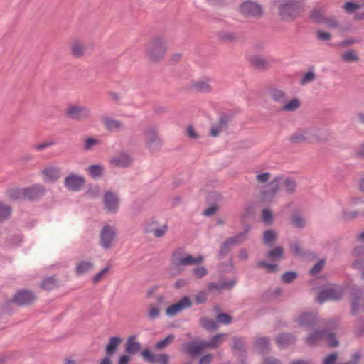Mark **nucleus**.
Here are the masks:
<instances>
[{
	"instance_id": "nucleus-1",
	"label": "nucleus",
	"mask_w": 364,
	"mask_h": 364,
	"mask_svg": "<svg viewBox=\"0 0 364 364\" xmlns=\"http://www.w3.org/2000/svg\"><path fill=\"white\" fill-rule=\"evenodd\" d=\"M280 188L287 193L292 194L296 191V183L291 178H276L270 182L269 188L261 193L260 200L264 203L272 201Z\"/></svg>"
},
{
	"instance_id": "nucleus-2",
	"label": "nucleus",
	"mask_w": 364,
	"mask_h": 364,
	"mask_svg": "<svg viewBox=\"0 0 364 364\" xmlns=\"http://www.w3.org/2000/svg\"><path fill=\"white\" fill-rule=\"evenodd\" d=\"M166 41L161 36L152 38L146 46V55L153 63L161 61L167 52Z\"/></svg>"
},
{
	"instance_id": "nucleus-3",
	"label": "nucleus",
	"mask_w": 364,
	"mask_h": 364,
	"mask_svg": "<svg viewBox=\"0 0 364 364\" xmlns=\"http://www.w3.org/2000/svg\"><path fill=\"white\" fill-rule=\"evenodd\" d=\"M321 130L316 127H309L298 129L289 136V141L292 143H312L320 139Z\"/></svg>"
},
{
	"instance_id": "nucleus-4",
	"label": "nucleus",
	"mask_w": 364,
	"mask_h": 364,
	"mask_svg": "<svg viewBox=\"0 0 364 364\" xmlns=\"http://www.w3.org/2000/svg\"><path fill=\"white\" fill-rule=\"evenodd\" d=\"M281 18L284 21H292L296 18L302 11L299 4L293 2H276Z\"/></svg>"
},
{
	"instance_id": "nucleus-5",
	"label": "nucleus",
	"mask_w": 364,
	"mask_h": 364,
	"mask_svg": "<svg viewBox=\"0 0 364 364\" xmlns=\"http://www.w3.org/2000/svg\"><path fill=\"white\" fill-rule=\"evenodd\" d=\"M67 117L77 120L85 121L91 118L92 112L89 107L77 104H70L65 109Z\"/></svg>"
},
{
	"instance_id": "nucleus-6",
	"label": "nucleus",
	"mask_w": 364,
	"mask_h": 364,
	"mask_svg": "<svg viewBox=\"0 0 364 364\" xmlns=\"http://www.w3.org/2000/svg\"><path fill=\"white\" fill-rule=\"evenodd\" d=\"M168 225L166 224H160L155 218H150L144 224V232L146 234H151L156 238L164 237L168 231Z\"/></svg>"
},
{
	"instance_id": "nucleus-7",
	"label": "nucleus",
	"mask_w": 364,
	"mask_h": 364,
	"mask_svg": "<svg viewBox=\"0 0 364 364\" xmlns=\"http://www.w3.org/2000/svg\"><path fill=\"white\" fill-rule=\"evenodd\" d=\"M117 232L114 228L110 225L104 226L100 233V245L105 249L112 248L115 242Z\"/></svg>"
},
{
	"instance_id": "nucleus-8",
	"label": "nucleus",
	"mask_w": 364,
	"mask_h": 364,
	"mask_svg": "<svg viewBox=\"0 0 364 364\" xmlns=\"http://www.w3.org/2000/svg\"><path fill=\"white\" fill-rule=\"evenodd\" d=\"M343 295V289L339 286L331 285L323 289L318 294L316 300L323 303L329 300H338Z\"/></svg>"
},
{
	"instance_id": "nucleus-9",
	"label": "nucleus",
	"mask_w": 364,
	"mask_h": 364,
	"mask_svg": "<svg viewBox=\"0 0 364 364\" xmlns=\"http://www.w3.org/2000/svg\"><path fill=\"white\" fill-rule=\"evenodd\" d=\"M182 270V249L177 248L172 254L169 267L168 274L174 277L181 274Z\"/></svg>"
},
{
	"instance_id": "nucleus-10",
	"label": "nucleus",
	"mask_w": 364,
	"mask_h": 364,
	"mask_svg": "<svg viewBox=\"0 0 364 364\" xmlns=\"http://www.w3.org/2000/svg\"><path fill=\"white\" fill-rule=\"evenodd\" d=\"M167 302L166 301L165 297L162 295L158 296L156 298V303H151L147 307V317L149 320H155L159 318L161 311Z\"/></svg>"
},
{
	"instance_id": "nucleus-11",
	"label": "nucleus",
	"mask_w": 364,
	"mask_h": 364,
	"mask_svg": "<svg viewBox=\"0 0 364 364\" xmlns=\"http://www.w3.org/2000/svg\"><path fill=\"white\" fill-rule=\"evenodd\" d=\"M146 147L152 152H156L161 148V141L154 129H149L144 132Z\"/></svg>"
},
{
	"instance_id": "nucleus-12",
	"label": "nucleus",
	"mask_w": 364,
	"mask_h": 364,
	"mask_svg": "<svg viewBox=\"0 0 364 364\" xmlns=\"http://www.w3.org/2000/svg\"><path fill=\"white\" fill-rule=\"evenodd\" d=\"M240 12L245 16L259 17L262 16V7L252 1H245L240 6Z\"/></svg>"
},
{
	"instance_id": "nucleus-13",
	"label": "nucleus",
	"mask_w": 364,
	"mask_h": 364,
	"mask_svg": "<svg viewBox=\"0 0 364 364\" xmlns=\"http://www.w3.org/2000/svg\"><path fill=\"white\" fill-rule=\"evenodd\" d=\"M85 183V178L77 174L70 173L65 178V186L70 191H77Z\"/></svg>"
},
{
	"instance_id": "nucleus-14",
	"label": "nucleus",
	"mask_w": 364,
	"mask_h": 364,
	"mask_svg": "<svg viewBox=\"0 0 364 364\" xmlns=\"http://www.w3.org/2000/svg\"><path fill=\"white\" fill-rule=\"evenodd\" d=\"M324 337L326 338L328 345L329 346L335 347L338 346V342L336 341L335 336L328 331H316L308 337L307 341L310 343H314Z\"/></svg>"
},
{
	"instance_id": "nucleus-15",
	"label": "nucleus",
	"mask_w": 364,
	"mask_h": 364,
	"mask_svg": "<svg viewBox=\"0 0 364 364\" xmlns=\"http://www.w3.org/2000/svg\"><path fill=\"white\" fill-rule=\"evenodd\" d=\"M43 179L46 183H54L60 177V170L53 165L46 166L41 171Z\"/></svg>"
},
{
	"instance_id": "nucleus-16",
	"label": "nucleus",
	"mask_w": 364,
	"mask_h": 364,
	"mask_svg": "<svg viewBox=\"0 0 364 364\" xmlns=\"http://www.w3.org/2000/svg\"><path fill=\"white\" fill-rule=\"evenodd\" d=\"M36 299V296L31 292L27 290H21L18 291L13 301L18 305H29L34 302Z\"/></svg>"
},
{
	"instance_id": "nucleus-17",
	"label": "nucleus",
	"mask_w": 364,
	"mask_h": 364,
	"mask_svg": "<svg viewBox=\"0 0 364 364\" xmlns=\"http://www.w3.org/2000/svg\"><path fill=\"white\" fill-rule=\"evenodd\" d=\"M70 53L75 58H81L88 54V50L82 41L75 39L70 43Z\"/></svg>"
},
{
	"instance_id": "nucleus-18",
	"label": "nucleus",
	"mask_w": 364,
	"mask_h": 364,
	"mask_svg": "<svg viewBox=\"0 0 364 364\" xmlns=\"http://www.w3.org/2000/svg\"><path fill=\"white\" fill-rule=\"evenodd\" d=\"M45 193V187L41 184H35L25 188V199L36 200L44 196Z\"/></svg>"
},
{
	"instance_id": "nucleus-19",
	"label": "nucleus",
	"mask_w": 364,
	"mask_h": 364,
	"mask_svg": "<svg viewBox=\"0 0 364 364\" xmlns=\"http://www.w3.org/2000/svg\"><path fill=\"white\" fill-rule=\"evenodd\" d=\"M191 91L208 93L212 90L210 80L209 79L199 80L192 82L188 87Z\"/></svg>"
},
{
	"instance_id": "nucleus-20",
	"label": "nucleus",
	"mask_w": 364,
	"mask_h": 364,
	"mask_svg": "<svg viewBox=\"0 0 364 364\" xmlns=\"http://www.w3.org/2000/svg\"><path fill=\"white\" fill-rule=\"evenodd\" d=\"M104 204L107 211L115 212L119 207V198L115 193L107 191L104 197Z\"/></svg>"
},
{
	"instance_id": "nucleus-21",
	"label": "nucleus",
	"mask_w": 364,
	"mask_h": 364,
	"mask_svg": "<svg viewBox=\"0 0 364 364\" xmlns=\"http://www.w3.org/2000/svg\"><path fill=\"white\" fill-rule=\"evenodd\" d=\"M186 350L191 356H198L206 348L205 341H193L186 345Z\"/></svg>"
},
{
	"instance_id": "nucleus-22",
	"label": "nucleus",
	"mask_w": 364,
	"mask_h": 364,
	"mask_svg": "<svg viewBox=\"0 0 364 364\" xmlns=\"http://www.w3.org/2000/svg\"><path fill=\"white\" fill-rule=\"evenodd\" d=\"M132 163L131 157L125 154H119L110 159L109 164L114 167H127Z\"/></svg>"
},
{
	"instance_id": "nucleus-23",
	"label": "nucleus",
	"mask_w": 364,
	"mask_h": 364,
	"mask_svg": "<svg viewBox=\"0 0 364 364\" xmlns=\"http://www.w3.org/2000/svg\"><path fill=\"white\" fill-rule=\"evenodd\" d=\"M141 349V344L139 341L136 340L135 336H131L128 338L125 350L126 352L129 354H136Z\"/></svg>"
},
{
	"instance_id": "nucleus-24",
	"label": "nucleus",
	"mask_w": 364,
	"mask_h": 364,
	"mask_svg": "<svg viewBox=\"0 0 364 364\" xmlns=\"http://www.w3.org/2000/svg\"><path fill=\"white\" fill-rule=\"evenodd\" d=\"M122 342V339L119 336L111 337L109 340L108 344L105 347V352L107 355H112L117 350V348Z\"/></svg>"
},
{
	"instance_id": "nucleus-25",
	"label": "nucleus",
	"mask_w": 364,
	"mask_h": 364,
	"mask_svg": "<svg viewBox=\"0 0 364 364\" xmlns=\"http://www.w3.org/2000/svg\"><path fill=\"white\" fill-rule=\"evenodd\" d=\"M182 311V299L176 303L168 305L165 310V314L168 317H174Z\"/></svg>"
},
{
	"instance_id": "nucleus-26",
	"label": "nucleus",
	"mask_w": 364,
	"mask_h": 364,
	"mask_svg": "<svg viewBox=\"0 0 364 364\" xmlns=\"http://www.w3.org/2000/svg\"><path fill=\"white\" fill-rule=\"evenodd\" d=\"M315 315L311 313H302L296 321L301 326H310L315 321Z\"/></svg>"
},
{
	"instance_id": "nucleus-27",
	"label": "nucleus",
	"mask_w": 364,
	"mask_h": 364,
	"mask_svg": "<svg viewBox=\"0 0 364 364\" xmlns=\"http://www.w3.org/2000/svg\"><path fill=\"white\" fill-rule=\"evenodd\" d=\"M94 267V263L90 261H81L77 264L75 272L78 275L85 274L91 271Z\"/></svg>"
},
{
	"instance_id": "nucleus-28",
	"label": "nucleus",
	"mask_w": 364,
	"mask_h": 364,
	"mask_svg": "<svg viewBox=\"0 0 364 364\" xmlns=\"http://www.w3.org/2000/svg\"><path fill=\"white\" fill-rule=\"evenodd\" d=\"M326 10L323 7H316L313 9L310 18L316 23H321L323 21Z\"/></svg>"
},
{
	"instance_id": "nucleus-29",
	"label": "nucleus",
	"mask_w": 364,
	"mask_h": 364,
	"mask_svg": "<svg viewBox=\"0 0 364 364\" xmlns=\"http://www.w3.org/2000/svg\"><path fill=\"white\" fill-rule=\"evenodd\" d=\"M301 106L299 100L294 98L290 101L285 102L281 107V109L284 112H294L298 109Z\"/></svg>"
},
{
	"instance_id": "nucleus-30",
	"label": "nucleus",
	"mask_w": 364,
	"mask_h": 364,
	"mask_svg": "<svg viewBox=\"0 0 364 364\" xmlns=\"http://www.w3.org/2000/svg\"><path fill=\"white\" fill-rule=\"evenodd\" d=\"M7 194L13 200L25 199V188H12L7 191Z\"/></svg>"
},
{
	"instance_id": "nucleus-31",
	"label": "nucleus",
	"mask_w": 364,
	"mask_h": 364,
	"mask_svg": "<svg viewBox=\"0 0 364 364\" xmlns=\"http://www.w3.org/2000/svg\"><path fill=\"white\" fill-rule=\"evenodd\" d=\"M103 123L109 130H117L122 127V123L120 121L109 117H105L103 119Z\"/></svg>"
},
{
	"instance_id": "nucleus-32",
	"label": "nucleus",
	"mask_w": 364,
	"mask_h": 364,
	"mask_svg": "<svg viewBox=\"0 0 364 364\" xmlns=\"http://www.w3.org/2000/svg\"><path fill=\"white\" fill-rule=\"evenodd\" d=\"M226 337V334H218L212 338L210 341H205L206 348H218Z\"/></svg>"
},
{
	"instance_id": "nucleus-33",
	"label": "nucleus",
	"mask_w": 364,
	"mask_h": 364,
	"mask_svg": "<svg viewBox=\"0 0 364 364\" xmlns=\"http://www.w3.org/2000/svg\"><path fill=\"white\" fill-rule=\"evenodd\" d=\"M291 223L293 226L298 228H303L306 225L304 218L299 213H294L291 217Z\"/></svg>"
},
{
	"instance_id": "nucleus-34",
	"label": "nucleus",
	"mask_w": 364,
	"mask_h": 364,
	"mask_svg": "<svg viewBox=\"0 0 364 364\" xmlns=\"http://www.w3.org/2000/svg\"><path fill=\"white\" fill-rule=\"evenodd\" d=\"M270 96L276 102L283 103L287 99L286 93L280 90L274 89L271 91Z\"/></svg>"
},
{
	"instance_id": "nucleus-35",
	"label": "nucleus",
	"mask_w": 364,
	"mask_h": 364,
	"mask_svg": "<svg viewBox=\"0 0 364 364\" xmlns=\"http://www.w3.org/2000/svg\"><path fill=\"white\" fill-rule=\"evenodd\" d=\"M103 171V166L100 164L92 165L87 168L89 175L92 178L100 176L102 174Z\"/></svg>"
},
{
	"instance_id": "nucleus-36",
	"label": "nucleus",
	"mask_w": 364,
	"mask_h": 364,
	"mask_svg": "<svg viewBox=\"0 0 364 364\" xmlns=\"http://www.w3.org/2000/svg\"><path fill=\"white\" fill-rule=\"evenodd\" d=\"M341 58L344 62L346 63L357 62L359 60L357 53L354 50L345 51L342 54Z\"/></svg>"
},
{
	"instance_id": "nucleus-37",
	"label": "nucleus",
	"mask_w": 364,
	"mask_h": 364,
	"mask_svg": "<svg viewBox=\"0 0 364 364\" xmlns=\"http://www.w3.org/2000/svg\"><path fill=\"white\" fill-rule=\"evenodd\" d=\"M58 285V281L54 277H48L43 280L42 287L46 290H52Z\"/></svg>"
},
{
	"instance_id": "nucleus-38",
	"label": "nucleus",
	"mask_w": 364,
	"mask_h": 364,
	"mask_svg": "<svg viewBox=\"0 0 364 364\" xmlns=\"http://www.w3.org/2000/svg\"><path fill=\"white\" fill-rule=\"evenodd\" d=\"M203 261L202 256L193 257L186 255L183 257V265H194L200 264Z\"/></svg>"
},
{
	"instance_id": "nucleus-39",
	"label": "nucleus",
	"mask_w": 364,
	"mask_h": 364,
	"mask_svg": "<svg viewBox=\"0 0 364 364\" xmlns=\"http://www.w3.org/2000/svg\"><path fill=\"white\" fill-rule=\"evenodd\" d=\"M202 326L208 330H215L218 328L216 322L211 318H203L200 319Z\"/></svg>"
},
{
	"instance_id": "nucleus-40",
	"label": "nucleus",
	"mask_w": 364,
	"mask_h": 364,
	"mask_svg": "<svg viewBox=\"0 0 364 364\" xmlns=\"http://www.w3.org/2000/svg\"><path fill=\"white\" fill-rule=\"evenodd\" d=\"M250 63L252 65L258 68H262L267 66V60L260 56H253L250 59Z\"/></svg>"
},
{
	"instance_id": "nucleus-41",
	"label": "nucleus",
	"mask_w": 364,
	"mask_h": 364,
	"mask_svg": "<svg viewBox=\"0 0 364 364\" xmlns=\"http://www.w3.org/2000/svg\"><path fill=\"white\" fill-rule=\"evenodd\" d=\"M225 127V124L223 121H220L216 124L213 125L210 129V135L212 136H218L220 133L223 130Z\"/></svg>"
},
{
	"instance_id": "nucleus-42",
	"label": "nucleus",
	"mask_w": 364,
	"mask_h": 364,
	"mask_svg": "<svg viewBox=\"0 0 364 364\" xmlns=\"http://www.w3.org/2000/svg\"><path fill=\"white\" fill-rule=\"evenodd\" d=\"M100 144V141L99 139L89 137L85 140L83 148L85 151H89L92 147L97 146Z\"/></svg>"
},
{
	"instance_id": "nucleus-43",
	"label": "nucleus",
	"mask_w": 364,
	"mask_h": 364,
	"mask_svg": "<svg viewBox=\"0 0 364 364\" xmlns=\"http://www.w3.org/2000/svg\"><path fill=\"white\" fill-rule=\"evenodd\" d=\"M174 340V336L173 335H169L167 337H166L164 339L159 341L156 343L155 347L156 349H162L164 348H166L168 345H170L173 341Z\"/></svg>"
},
{
	"instance_id": "nucleus-44",
	"label": "nucleus",
	"mask_w": 364,
	"mask_h": 364,
	"mask_svg": "<svg viewBox=\"0 0 364 364\" xmlns=\"http://www.w3.org/2000/svg\"><path fill=\"white\" fill-rule=\"evenodd\" d=\"M276 238L277 234L273 230H267L264 233V242L266 245H271Z\"/></svg>"
},
{
	"instance_id": "nucleus-45",
	"label": "nucleus",
	"mask_w": 364,
	"mask_h": 364,
	"mask_svg": "<svg viewBox=\"0 0 364 364\" xmlns=\"http://www.w3.org/2000/svg\"><path fill=\"white\" fill-rule=\"evenodd\" d=\"M269 341L266 338H259L255 341V347L259 351H264L268 347Z\"/></svg>"
},
{
	"instance_id": "nucleus-46",
	"label": "nucleus",
	"mask_w": 364,
	"mask_h": 364,
	"mask_svg": "<svg viewBox=\"0 0 364 364\" xmlns=\"http://www.w3.org/2000/svg\"><path fill=\"white\" fill-rule=\"evenodd\" d=\"M277 344L279 347H282L292 342L291 337L288 334H282L277 337Z\"/></svg>"
},
{
	"instance_id": "nucleus-47",
	"label": "nucleus",
	"mask_w": 364,
	"mask_h": 364,
	"mask_svg": "<svg viewBox=\"0 0 364 364\" xmlns=\"http://www.w3.org/2000/svg\"><path fill=\"white\" fill-rule=\"evenodd\" d=\"M321 23L326 24L328 27L332 28H336L338 26V22L333 16L325 17Z\"/></svg>"
},
{
	"instance_id": "nucleus-48",
	"label": "nucleus",
	"mask_w": 364,
	"mask_h": 364,
	"mask_svg": "<svg viewBox=\"0 0 364 364\" xmlns=\"http://www.w3.org/2000/svg\"><path fill=\"white\" fill-rule=\"evenodd\" d=\"M10 214V207L0 203V220L7 218Z\"/></svg>"
},
{
	"instance_id": "nucleus-49",
	"label": "nucleus",
	"mask_w": 364,
	"mask_h": 364,
	"mask_svg": "<svg viewBox=\"0 0 364 364\" xmlns=\"http://www.w3.org/2000/svg\"><path fill=\"white\" fill-rule=\"evenodd\" d=\"M282 255H283V249L282 247H277L275 249L269 251L268 252L267 256L269 258H272L273 259H276L282 257Z\"/></svg>"
},
{
	"instance_id": "nucleus-50",
	"label": "nucleus",
	"mask_w": 364,
	"mask_h": 364,
	"mask_svg": "<svg viewBox=\"0 0 364 364\" xmlns=\"http://www.w3.org/2000/svg\"><path fill=\"white\" fill-rule=\"evenodd\" d=\"M315 79V74L312 71H309L306 73L302 77L300 84L304 85L307 83L312 82Z\"/></svg>"
},
{
	"instance_id": "nucleus-51",
	"label": "nucleus",
	"mask_w": 364,
	"mask_h": 364,
	"mask_svg": "<svg viewBox=\"0 0 364 364\" xmlns=\"http://www.w3.org/2000/svg\"><path fill=\"white\" fill-rule=\"evenodd\" d=\"M217 321L223 324H229L232 322V317L227 314H219L217 317Z\"/></svg>"
},
{
	"instance_id": "nucleus-52",
	"label": "nucleus",
	"mask_w": 364,
	"mask_h": 364,
	"mask_svg": "<svg viewBox=\"0 0 364 364\" xmlns=\"http://www.w3.org/2000/svg\"><path fill=\"white\" fill-rule=\"evenodd\" d=\"M233 285H234L233 282L222 283L220 284H216L212 283L209 285V289L211 290H213V289L221 290V289H225V288H232L233 287Z\"/></svg>"
},
{
	"instance_id": "nucleus-53",
	"label": "nucleus",
	"mask_w": 364,
	"mask_h": 364,
	"mask_svg": "<svg viewBox=\"0 0 364 364\" xmlns=\"http://www.w3.org/2000/svg\"><path fill=\"white\" fill-rule=\"evenodd\" d=\"M262 219L264 222L272 223L273 222V215L272 211L268 209H264L262 213Z\"/></svg>"
},
{
	"instance_id": "nucleus-54",
	"label": "nucleus",
	"mask_w": 364,
	"mask_h": 364,
	"mask_svg": "<svg viewBox=\"0 0 364 364\" xmlns=\"http://www.w3.org/2000/svg\"><path fill=\"white\" fill-rule=\"evenodd\" d=\"M54 143L53 141H43L39 144H34L33 148L36 151H43L53 146Z\"/></svg>"
},
{
	"instance_id": "nucleus-55",
	"label": "nucleus",
	"mask_w": 364,
	"mask_h": 364,
	"mask_svg": "<svg viewBox=\"0 0 364 364\" xmlns=\"http://www.w3.org/2000/svg\"><path fill=\"white\" fill-rule=\"evenodd\" d=\"M155 354L152 353L150 350H149L148 349H144L142 352H141V356L143 357V358L147 361V362H149L151 363H153L154 360V358H155Z\"/></svg>"
},
{
	"instance_id": "nucleus-56",
	"label": "nucleus",
	"mask_w": 364,
	"mask_h": 364,
	"mask_svg": "<svg viewBox=\"0 0 364 364\" xmlns=\"http://www.w3.org/2000/svg\"><path fill=\"white\" fill-rule=\"evenodd\" d=\"M109 268L105 267L102 269L100 272H99L96 275H95L92 278L93 283L96 284L99 282L109 272Z\"/></svg>"
},
{
	"instance_id": "nucleus-57",
	"label": "nucleus",
	"mask_w": 364,
	"mask_h": 364,
	"mask_svg": "<svg viewBox=\"0 0 364 364\" xmlns=\"http://www.w3.org/2000/svg\"><path fill=\"white\" fill-rule=\"evenodd\" d=\"M168 361V357L166 354H159L155 355L153 363L158 364H167Z\"/></svg>"
},
{
	"instance_id": "nucleus-58",
	"label": "nucleus",
	"mask_w": 364,
	"mask_h": 364,
	"mask_svg": "<svg viewBox=\"0 0 364 364\" xmlns=\"http://www.w3.org/2000/svg\"><path fill=\"white\" fill-rule=\"evenodd\" d=\"M296 277V274L294 272H288L282 275V279L284 283H290Z\"/></svg>"
},
{
	"instance_id": "nucleus-59",
	"label": "nucleus",
	"mask_w": 364,
	"mask_h": 364,
	"mask_svg": "<svg viewBox=\"0 0 364 364\" xmlns=\"http://www.w3.org/2000/svg\"><path fill=\"white\" fill-rule=\"evenodd\" d=\"M193 274L197 278H202L207 274V270L204 267H199L193 269Z\"/></svg>"
},
{
	"instance_id": "nucleus-60",
	"label": "nucleus",
	"mask_w": 364,
	"mask_h": 364,
	"mask_svg": "<svg viewBox=\"0 0 364 364\" xmlns=\"http://www.w3.org/2000/svg\"><path fill=\"white\" fill-rule=\"evenodd\" d=\"M258 266L265 268L267 269V271L269 272H276L277 269V265L268 264L265 262H260L259 263H258Z\"/></svg>"
},
{
	"instance_id": "nucleus-61",
	"label": "nucleus",
	"mask_w": 364,
	"mask_h": 364,
	"mask_svg": "<svg viewBox=\"0 0 364 364\" xmlns=\"http://www.w3.org/2000/svg\"><path fill=\"white\" fill-rule=\"evenodd\" d=\"M270 173H264L261 174H258L256 176V180L257 182L260 183H264L267 182L270 179Z\"/></svg>"
},
{
	"instance_id": "nucleus-62",
	"label": "nucleus",
	"mask_w": 364,
	"mask_h": 364,
	"mask_svg": "<svg viewBox=\"0 0 364 364\" xmlns=\"http://www.w3.org/2000/svg\"><path fill=\"white\" fill-rule=\"evenodd\" d=\"M316 36L319 40L328 41L331 39V34L328 32L323 31H317Z\"/></svg>"
},
{
	"instance_id": "nucleus-63",
	"label": "nucleus",
	"mask_w": 364,
	"mask_h": 364,
	"mask_svg": "<svg viewBox=\"0 0 364 364\" xmlns=\"http://www.w3.org/2000/svg\"><path fill=\"white\" fill-rule=\"evenodd\" d=\"M182 59V55L181 53H174L173 54L170 59H169V63L171 65H176L178 64V63H180V61Z\"/></svg>"
},
{
	"instance_id": "nucleus-64",
	"label": "nucleus",
	"mask_w": 364,
	"mask_h": 364,
	"mask_svg": "<svg viewBox=\"0 0 364 364\" xmlns=\"http://www.w3.org/2000/svg\"><path fill=\"white\" fill-rule=\"evenodd\" d=\"M324 266V262L323 261H319L318 262H317L314 266V267L311 269V274H316L317 273H318L321 269Z\"/></svg>"
}]
</instances>
